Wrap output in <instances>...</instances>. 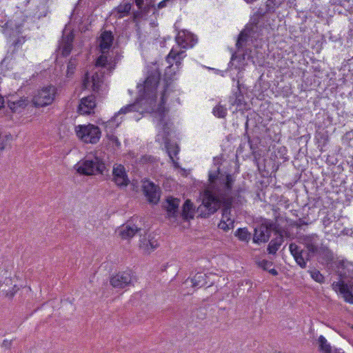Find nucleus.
<instances>
[{
  "label": "nucleus",
  "mask_w": 353,
  "mask_h": 353,
  "mask_svg": "<svg viewBox=\"0 0 353 353\" xmlns=\"http://www.w3.org/2000/svg\"><path fill=\"white\" fill-rule=\"evenodd\" d=\"M210 188L212 191H205L202 203L197 208L198 217L206 219L217 212L223 206V217L230 214L234 199L231 195L234 178L230 174L219 172H210L208 174Z\"/></svg>",
  "instance_id": "1"
},
{
  "label": "nucleus",
  "mask_w": 353,
  "mask_h": 353,
  "mask_svg": "<svg viewBox=\"0 0 353 353\" xmlns=\"http://www.w3.org/2000/svg\"><path fill=\"white\" fill-rule=\"evenodd\" d=\"M75 167L77 172L84 176L102 174L105 169L104 162L98 157H94L92 159H82Z\"/></svg>",
  "instance_id": "2"
},
{
  "label": "nucleus",
  "mask_w": 353,
  "mask_h": 353,
  "mask_svg": "<svg viewBox=\"0 0 353 353\" xmlns=\"http://www.w3.org/2000/svg\"><path fill=\"white\" fill-rule=\"evenodd\" d=\"M75 132L77 137L86 143H97L101 137L100 128L95 125H79L75 126Z\"/></svg>",
  "instance_id": "3"
},
{
  "label": "nucleus",
  "mask_w": 353,
  "mask_h": 353,
  "mask_svg": "<svg viewBox=\"0 0 353 353\" xmlns=\"http://www.w3.org/2000/svg\"><path fill=\"white\" fill-rule=\"evenodd\" d=\"M289 249L296 263L303 269L306 268L307 261L312 260L314 256L316 257L317 250L311 252L310 249L302 248L295 243H291Z\"/></svg>",
  "instance_id": "4"
},
{
  "label": "nucleus",
  "mask_w": 353,
  "mask_h": 353,
  "mask_svg": "<svg viewBox=\"0 0 353 353\" xmlns=\"http://www.w3.org/2000/svg\"><path fill=\"white\" fill-rule=\"evenodd\" d=\"M331 272L339 276V281L351 282L353 280V263L347 260H336Z\"/></svg>",
  "instance_id": "5"
},
{
  "label": "nucleus",
  "mask_w": 353,
  "mask_h": 353,
  "mask_svg": "<svg viewBox=\"0 0 353 353\" xmlns=\"http://www.w3.org/2000/svg\"><path fill=\"white\" fill-rule=\"evenodd\" d=\"M277 224L271 220H265L259 227L254 229L253 241L256 243L268 242L273 231H277Z\"/></svg>",
  "instance_id": "6"
},
{
  "label": "nucleus",
  "mask_w": 353,
  "mask_h": 353,
  "mask_svg": "<svg viewBox=\"0 0 353 353\" xmlns=\"http://www.w3.org/2000/svg\"><path fill=\"white\" fill-rule=\"evenodd\" d=\"M55 88L49 85L37 90L32 99L35 107H44L51 104L54 99Z\"/></svg>",
  "instance_id": "7"
},
{
  "label": "nucleus",
  "mask_w": 353,
  "mask_h": 353,
  "mask_svg": "<svg viewBox=\"0 0 353 353\" xmlns=\"http://www.w3.org/2000/svg\"><path fill=\"white\" fill-rule=\"evenodd\" d=\"M142 190L150 203L156 205L159 202L161 190L158 185L148 179H145L143 181Z\"/></svg>",
  "instance_id": "8"
},
{
  "label": "nucleus",
  "mask_w": 353,
  "mask_h": 353,
  "mask_svg": "<svg viewBox=\"0 0 353 353\" xmlns=\"http://www.w3.org/2000/svg\"><path fill=\"white\" fill-rule=\"evenodd\" d=\"M316 260L331 272L335 263L333 252L327 246H319L316 252Z\"/></svg>",
  "instance_id": "9"
},
{
  "label": "nucleus",
  "mask_w": 353,
  "mask_h": 353,
  "mask_svg": "<svg viewBox=\"0 0 353 353\" xmlns=\"http://www.w3.org/2000/svg\"><path fill=\"white\" fill-rule=\"evenodd\" d=\"M250 53L251 50L248 49L245 50L240 49L239 51L237 49V51L232 54L229 65L230 67L234 66L235 69L239 70H243L248 65V61L252 58Z\"/></svg>",
  "instance_id": "10"
},
{
  "label": "nucleus",
  "mask_w": 353,
  "mask_h": 353,
  "mask_svg": "<svg viewBox=\"0 0 353 353\" xmlns=\"http://www.w3.org/2000/svg\"><path fill=\"white\" fill-rule=\"evenodd\" d=\"M332 289L340 293L345 302L353 304V292L350 289L347 282L343 281H335L332 284Z\"/></svg>",
  "instance_id": "11"
},
{
  "label": "nucleus",
  "mask_w": 353,
  "mask_h": 353,
  "mask_svg": "<svg viewBox=\"0 0 353 353\" xmlns=\"http://www.w3.org/2000/svg\"><path fill=\"white\" fill-rule=\"evenodd\" d=\"M110 283L114 288H124L132 283V276L128 272H119L110 278Z\"/></svg>",
  "instance_id": "12"
},
{
  "label": "nucleus",
  "mask_w": 353,
  "mask_h": 353,
  "mask_svg": "<svg viewBox=\"0 0 353 353\" xmlns=\"http://www.w3.org/2000/svg\"><path fill=\"white\" fill-rule=\"evenodd\" d=\"M34 7L30 13L32 18L39 20L46 17L49 12L48 0H34Z\"/></svg>",
  "instance_id": "13"
},
{
  "label": "nucleus",
  "mask_w": 353,
  "mask_h": 353,
  "mask_svg": "<svg viewBox=\"0 0 353 353\" xmlns=\"http://www.w3.org/2000/svg\"><path fill=\"white\" fill-rule=\"evenodd\" d=\"M166 205H164L169 219H176L179 214V207L180 199L173 196H168L165 199Z\"/></svg>",
  "instance_id": "14"
},
{
  "label": "nucleus",
  "mask_w": 353,
  "mask_h": 353,
  "mask_svg": "<svg viewBox=\"0 0 353 353\" xmlns=\"http://www.w3.org/2000/svg\"><path fill=\"white\" fill-rule=\"evenodd\" d=\"M263 163L261 162L258 165V170L262 176H265L276 172L279 168V163H276L275 159L270 157L268 159H263Z\"/></svg>",
  "instance_id": "15"
},
{
  "label": "nucleus",
  "mask_w": 353,
  "mask_h": 353,
  "mask_svg": "<svg viewBox=\"0 0 353 353\" xmlns=\"http://www.w3.org/2000/svg\"><path fill=\"white\" fill-rule=\"evenodd\" d=\"M112 176L113 181L117 186H127L130 183L125 168L122 165L113 168Z\"/></svg>",
  "instance_id": "16"
},
{
  "label": "nucleus",
  "mask_w": 353,
  "mask_h": 353,
  "mask_svg": "<svg viewBox=\"0 0 353 353\" xmlns=\"http://www.w3.org/2000/svg\"><path fill=\"white\" fill-rule=\"evenodd\" d=\"M114 41V35L110 30L103 31L99 37V50L101 54L108 52Z\"/></svg>",
  "instance_id": "17"
},
{
  "label": "nucleus",
  "mask_w": 353,
  "mask_h": 353,
  "mask_svg": "<svg viewBox=\"0 0 353 353\" xmlns=\"http://www.w3.org/2000/svg\"><path fill=\"white\" fill-rule=\"evenodd\" d=\"M161 74L158 70L153 71L146 78L143 84L145 92H155L159 83Z\"/></svg>",
  "instance_id": "18"
},
{
  "label": "nucleus",
  "mask_w": 353,
  "mask_h": 353,
  "mask_svg": "<svg viewBox=\"0 0 353 353\" xmlns=\"http://www.w3.org/2000/svg\"><path fill=\"white\" fill-rule=\"evenodd\" d=\"M96 106L95 97L90 95L81 99L78 112L81 114H90Z\"/></svg>",
  "instance_id": "19"
},
{
  "label": "nucleus",
  "mask_w": 353,
  "mask_h": 353,
  "mask_svg": "<svg viewBox=\"0 0 353 353\" xmlns=\"http://www.w3.org/2000/svg\"><path fill=\"white\" fill-rule=\"evenodd\" d=\"M267 21L266 19L259 18H251L249 28H251V31L256 34L257 37L260 35H262V31L263 28L267 27Z\"/></svg>",
  "instance_id": "20"
},
{
  "label": "nucleus",
  "mask_w": 353,
  "mask_h": 353,
  "mask_svg": "<svg viewBox=\"0 0 353 353\" xmlns=\"http://www.w3.org/2000/svg\"><path fill=\"white\" fill-rule=\"evenodd\" d=\"M141 229L138 228L136 225L132 224L128 221L125 225L120 230L119 234L123 239H128L133 237L137 233H140Z\"/></svg>",
  "instance_id": "21"
},
{
  "label": "nucleus",
  "mask_w": 353,
  "mask_h": 353,
  "mask_svg": "<svg viewBox=\"0 0 353 353\" xmlns=\"http://www.w3.org/2000/svg\"><path fill=\"white\" fill-rule=\"evenodd\" d=\"M229 103L231 105H236L237 107H241L245 105L244 96L241 90V84L239 81H237V86L232 95L229 97Z\"/></svg>",
  "instance_id": "22"
},
{
  "label": "nucleus",
  "mask_w": 353,
  "mask_h": 353,
  "mask_svg": "<svg viewBox=\"0 0 353 353\" xmlns=\"http://www.w3.org/2000/svg\"><path fill=\"white\" fill-rule=\"evenodd\" d=\"M334 10L339 14H353V0H339Z\"/></svg>",
  "instance_id": "23"
},
{
  "label": "nucleus",
  "mask_w": 353,
  "mask_h": 353,
  "mask_svg": "<svg viewBox=\"0 0 353 353\" xmlns=\"http://www.w3.org/2000/svg\"><path fill=\"white\" fill-rule=\"evenodd\" d=\"M250 37H254V38H256L257 37L256 36V34H254V32H252L251 31V28H249L248 26H247L239 33V34L238 36L237 41H236V47L237 49H239V50L240 49H242L243 45L248 41V40Z\"/></svg>",
  "instance_id": "24"
},
{
  "label": "nucleus",
  "mask_w": 353,
  "mask_h": 353,
  "mask_svg": "<svg viewBox=\"0 0 353 353\" xmlns=\"http://www.w3.org/2000/svg\"><path fill=\"white\" fill-rule=\"evenodd\" d=\"M165 147L167 153L175 167H178V163L174 160V157L177 156L179 152V148L176 143L170 142L169 139L165 140Z\"/></svg>",
  "instance_id": "25"
},
{
  "label": "nucleus",
  "mask_w": 353,
  "mask_h": 353,
  "mask_svg": "<svg viewBox=\"0 0 353 353\" xmlns=\"http://www.w3.org/2000/svg\"><path fill=\"white\" fill-rule=\"evenodd\" d=\"M194 205L190 199L185 201L182 206L181 216L184 221H189L194 218Z\"/></svg>",
  "instance_id": "26"
},
{
  "label": "nucleus",
  "mask_w": 353,
  "mask_h": 353,
  "mask_svg": "<svg viewBox=\"0 0 353 353\" xmlns=\"http://www.w3.org/2000/svg\"><path fill=\"white\" fill-rule=\"evenodd\" d=\"M317 240L318 236L316 234L305 236L303 238V247L302 248L310 249V251L313 252L314 250H317L319 247Z\"/></svg>",
  "instance_id": "27"
},
{
  "label": "nucleus",
  "mask_w": 353,
  "mask_h": 353,
  "mask_svg": "<svg viewBox=\"0 0 353 353\" xmlns=\"http://www.w3.org/2000/svg\"><path fill=\"white\" fill-rule=\"evenodd\" d=\"M190 39L194 40L193 35L185 30L179 32L176 37V43L183 48L191 42Z\"/></svg>",
  "instance_id": "28"
},
{
  "label": "nucleus",
  "mask_w": 353,
  "mask_h": 353,
  "mask_svg": "<svg viewBox=\"0 0 353 353\" xmlns=\"http://www.w3.org/2000/svg\"><path fill=\"white\" fill-rule=\"evenodd\" d=\"M283 241L284 239L282 234H280L279 236L271 240L267 248L268 254H275Z\"/></svg>",
  "instance_id": "29"
},
{
  "label": "nucleus",
  "mask_w": 353,
  "mask_h": 353,
  "mask_svg": "<svg viewBox=\"0 0 353 353\" xmlns=\"http://www.w3.org/2000/svg\"><path fill=\"white\" fill-rule=\"evenodd\" d=\"M137 104L136 103L128 104L126 106L121 108L118 113H117L113 117H112L111 119L106 122V128H112L111 125L113 123L114 121L116 119L119 114L137 111Z\"/></svg>",
  "instance_id": "30"
},
{
  "label": "nucleus",
  "mask_w": 353,
  "mask_h": 353,
  "mask_svg": "<svg viewBox=\"0 0 353 353\" xmlns=\"http://www.w3.org/2000/svg\"><path fill=\"white\" fill-rule=\"evenodd\" d=\"M206 278L207 276L205 274H203L202 273L196 274L191 279L192 286L197 288L203 287L204 285L207 283Z\"/></svg>",
  "instance_id": "31"
},
{
  "label": "nucleus",
  "mask_w": 353,
  "mask_h": 353,
  "mask_svg": "<svg viewBox=\"0 0 353 353\" xmlns=\"http://www.w3.org/2000/svg\"><path fill=\"white\" fill-rule=\"evenodd\" d=\"M132 4L130 3H125L123 4H120L117 7V17L118 19H121L127 15H128L130 12Z\"/></svg>",
  "instance_id": "32"
},
{
  "label": "nucleus",
  "mask_w": 353,
  "mask_h": 353,
  "mask_svg": "<svg viewBox=\"0 0 353 353\" xmlns=\"http://www.w3.org/2000/svg\"><path fill=\"white\" fill-rule=\"evenodd\" d=\"M28 105V100L20 99L17 101L8 102V107L12 112H19V108L23 109Z\"/></svg>",
  "instance_id": "33"
},
{
  "label": "nucleus",
  "mask_w": 353,
  "mask_h": 353,
  "mask_svg": "<svg viewBox=\"0 0 353 353\" xmlns=\"http://www.w3.org/2000/svg\"><path fill=\"white\" fill-rule=\"evenodd\" d=\"M287 153L288 150L286 147L281 146L274 151V159H280L282 162H285L289 160Z\"/></svg>",
  "instance_id": "34"
},
{
  "label": "nucleus",
  "mask_w": 353,
  "mask_h": 353,
  "mask_svg": "<svg viewBox=\"0 0 353 353\" xmlns=\"http://www.w3.org/2000/svg\"><path fill=\"white\" fill-rule=\"evenodd\" d=\"M319 351L322 353H331V345L327 343V339L322 335L319 337Z\"/></svg>",
  "instance_id": "35"
},
{
  "label": "nucleus",
  "mask_w": 353,
  "mask_h": 353,
  "mask_svg": "<svg viewBox=\"0 0 353 353\" xmlns=\"http://www.w3.org/2000/svg\"><path fill=\"white\" fill-rule=\"evenodd\" d=\"M240 241H248L250 239L251 234L248 232L247 228H239L234 234Z\"/></svg>",
  "instance_id": "36"
},
{
  "label": "nucleus",
  "mask_w": 353,
  "mask_h": 353,
  "mask_svg": "<svg viewBox=\"0 0 353 353\" xmlns=\"http://www.w3.org/2000/svg\"><path fill=\"white\" fill-rule=\"evenodd\" d=\"M227 108L225 107L221 104H218L213 108L212 113L215 117L223 119L227 116Z\"/></svg>",
  "instance_id": "37"
},
{
  "label": "nucleus",
  "mask_w": 353,
  "mask_h": 353,
  "mask_svg": "<svg viewBox=\"0 0 353 353\" xmlns=\"http://www.w3.org/2000/svg\"><path fill=\"white\" fill-rule=\"evenodd\" d=\"M77 65V59L71 58L67 65V77H70L76 70Z\"/></svg>",
  "instance_id": "38"
},
{
  "label": "nucleus",
  "mask_w": 353,
  "mask_h": 353,
  "mask_svg": "<svg viewBox=\"0 0 353 353\" xmlns=\"http://www.w3.org/2000/svg\"><path fill=\"white\" fill-rule=\"evenodd\" d=\"M311 277L313 280H314L316 282L319 283H325V277L320 272L319 270L314 269V270L309 271Z\"/></svg>",
  "instance_id": "39"
},
{
  "label": "nucleus",
  "mask_w": 353,
  "mask_h": 353,
  "mask_svg": "<svg viewBox=\"0 0 353 353\" xmlns=\"http://www.w3.org/2000/svg\"><path fill=\"white\" fill-rule=\"evenodd\" d=\"M261 141V140L259 136H252L250 139H248V143L250 150L259 149Z\"/></svg>",
  "instance_id": "40"
},
{
  "label": "nucleus",
  "mask_w": 353,
  "mask_h": 353,
  "mask_svg": "<svg viewBox=\"0 0 353 353\" xmlns=\"http://www.w3.org/2000/svg\"><path fill=\"white\" fill-rule=\"evenodd\" d=\"M281 2V0H268L265 7H268V11H272L274 12L275 8H278Z\"/></svg>",
  "instance_id": "41"
},
{
  "label": "nucleus",
  "mask_w": 353,
  "mask_h": 353,
  "mask_svg": "<svg viewBox=\"0 0 353 353\" xmlns=\"http://www.w3.org/2000/svg\"><path fill=\"white\" fill-rule=\"evenodd\" d=\"M272 12V11H268V7H265V9H263L262 8H259L258 10L254 14V15L251 18H263L266 19L268 18L267 14Z\"/></svg>",
  "instance_id": "42"
},
{
  "label": "nucleus",
  "mask_w": 353,
  "mask_h": 353,
  "mask_svg": "<svg viewBox=\"0 0 353 353\" xmlns=\"http://www.w3.org/2000/svg\"><path fill=\"white\" fill-rule=\"evenodd\" d=\"M259 267L262 268L265 271H268L270 268L273 266V262L270 261H268L266 259H263L257 263Z\"/></svg>",
  "instance_id": "43"
},
{
  "label": "nucleus",
  "mask_w": 353,
  "mask_h": 353,
  "mask_svg": "<svg viewBox=\"0 0 353 353\" xmlns=\"http://www.w3.org/2000/svg\"><path fill=\"white\" fill-rule=\"evenodd\" d=\"M108 57L105 55L104 54H102L98 58L96 61V65L97 66H101V67H106L108 65Z\"/></svg>",
  "instance_id": "44"
},
{
  "label": "nucleus",
  "mask_w": 353,
  "mask_h": 353,
  "mask_svg": "<svg viewBox=\"0 0 353 353\" xmlns=\"http://www.w3.org/2000/svg\"><path fill=\"white\" fill-rule=\"evenodd\" d=\"M152 9L156 10V8H155L153 1H150L149 3H146L145 5L143 4L142 10H143L144 15L148 14Z\"/></svg>",
  "instance_id": "45"
},
{
  "label": "nucleus",
  "mask_w": 353,
  "mask_h": 353,
  "mask_svg": "<svg viewBox=\"0 0 353 353\" xmlns=\"http://www.w3.org/2000/svg\"><path fill=\"white\" fill-rule=\"evenodd\" d=\"M254 157V162L258 166L261 163V151L259 149L251 150Z\"/></svg>",
  "instance_id": "46"
},
{
  "label": "nucleus",
  "mask_w": 353,
  "mask_h": 353,
  "mask_svg": "<svg viewBox=\"0 0 353 353\" xmlns=\"http://www.w3.org/2000/svg\"><path fill=\"white\" fill-rule=\"evenodd\" d=\"M159 125H162V129H163V133H164V141L166 139H168V137L170 135V128H168V123L167 122L164 120L162 123H161L159 121Z\"/></svg>",
  "instance_id": "47"
},
{
  "label": "nucleus",
  "mask_w": 353,
  "mask_h": 353,
  "mask_svg": "<svg viewBox=\"0 0 353 353\" xmlns=\"http://www.w3.org/2000/svg\"><path fill=\"white\" fill-rule=\"evenodd\" d=\"M74 40V34L72 32H69L62 37V43H72Z\"/></svg>",
  "instance_id": "48"
},
{
  "label": "nucleus",
  "mask_w": 353,
  "mask_h": 353,
  "mask_svg": "<svg viewBox=\"0 0 353 353\" xmlns=\"http://www.w3.org/2000/svg\"><path fill=\"white\" fill-rule=\"evenodd\" d=\"M72 49V43H63L62 54L63 56H68Z\"/></svg>",
  "instance_id": "49"
},
{
  "label": "nucleus",
  "mask_w": 353,
  "mask_h": 353,
  "mask_svg": "<svg viewBox=\"0 0 353 353\" xmlns=\"http://www.w3.org/2000/svg\"><path fill=\"white\" fill-rule=\"evenodd\" d=\"M107 138L117 148H119L121 143L119 142L117 136L113 134H107Z\"/></svg>",
  "instance_id": "50"
},
{
  "label": "nucleus",
  "mask_w": 353,
  "mask_h": 353,
  "mask_svg": "<svg viewBox=\"0 0 353 353\" xmlns=\"http://www.w3.org/2000/svg\"><path fill=\"white\" fill-rule=\"evenodd\" d=\"M181 54H183V52H177L174 48L171 50L169 54L168 55V60L170 61V59L175 60L177 57H179Z\"/></svg>",
  "instance_id": "51"
},
{
  "label": "nucleus",
  "mask_w": 353,
  "mask_h": 353,
  "mask_svg": "<svg viewBox=\"0 0 353 353\" xmlns=\"http://www.w3.org/2000/svg\"><path fill=\"white\" fill-rule=\"evenodd\" d=\"M157 112L159 115V121L162 123L165 117L164 105H159Z\"/></svg>",
  "instance_id": "52"
},
{
  "label": "nucleus",
  "mask_w": 353,
  "mask_h": 353,
  "mask_svg": "<svg viewBox=\"0 0 353 353\" xmlns=\"http://www.w3.org/2000/svg\"><path fill=\"white\" fill-rule=\"evenodd\" d=\"M328 141V136L325 133H319L318 137V142L323 145L327 144Z\"/></svg>",
  "instance_id": "53"
},
{
  "label": "nucleus",
  "mask_w": 353,
  "mask_h": 353,
  "mask_svg": "<svg viewBox=\"0 0 353 353\" xmlns=\"http://www.w3.org/2000/svg\"><path fill=\"white\" fill-rule=\"evenodd\" d=\"M170 85V83H168V81H165V83L164 85V89H163V91L161 94V103L159 105H164L165 103V92L167 91V89L168 88Z\"/></svg>",
  "instance_id": "54"
},
{
  "label": "nucleus",
  "mask_w": 353,
  "mask_h": 353,
  "mask_svg": "<svg viewBox=\"0 0 353 353\" xmlns=\"http://www.w3.org/2000/svg\"><path fill=\"white\" fill-rule=\"evenodd\" d=\"M227 220H221L218 225L219 229L223 230L224 232H228L230 230V227L227 225Z\"/></svg>",
  "instance_id": "55"
},
{
  "label": "nucleus",
  "mask_w": 353,
  "mask_h": 353,
  "mask_svg": "<svg viewBox=\"0 0 353 353\" xmlns=\"http://www.w3.org/2000/svg\"><path fill=\"white\" fill-rule=\"evenodd\" d=\"M307 223L302 219H299L297 221H294L293 225L296 227L297 228H301L303 225H306Z\"/></svg>",
  "instance_id": "56"
},
{
  "label": "nucleus",
  "mask_w": 353,
  "mask_h": 353,
  "mask_svg": "<svg viewBox=\"0 0 353 353\" xmlns=\"http://www.w3.org/2000/svg\"><path fill=\"white\" fill-rule=\"evenodd\" d=\"M12 344V340L5 339L3 341L1 346H2V347H4L6 350H9L11 349Z\"/></svg>",
  "instance_id": "57"
},
{
  "label": "nucleus",
  "mask_w": 353,
  "mask_h": 353,
  "mask_svg": "<svg viewBox=\"0 0 353 353\" xmlns=\"http://www.w3.org/2000/svg\"><path fill=\"white\" fill-rule=\"evenodd\" d=\"M25 42V38L24 37H20V38H18L17 39H16L14 43H13V45L14 46V48H19V46H21L23 43Z\"/></svg>",
  "instance_id": "58"
},
{
  "label": "nucleus",
  "mask_w": 353,
  "mask_h": 353,
  "mask_svg": "<svg viewBox=\"0 0 353 353\" xmlns=\"http://www.w3.org/2000/svg\"><path fill=\"white\" fill-rule=\"evenodd\" d=\"M2 292H4V290H2ZM16 294V290L15 291H12V290H5V296L7 297L8 299H12L14 294Z\"/></svg>",
  "instance_id": "59"
},
{
  "label": "nucleus",
  "mask_w": 353,
  "mask_h": 353,
  "mask_svg": "<svg viewBox=\"0 0 353 353\" xmlns=\"http://www.w3.org/2000/svg\"><path fill=\"white\" fill-rule=\"evenodd\" d=\"M143 15H144V14H143L142 10H139L138 11L133 12L134 20L141 18L143 17Z\"/></svg>",
  "instance_id": "60"
},
{
  "label": "nucleus",
  "mask_w": 353,
  "mask_h": 353,
  "mask_svg": "<svg viewBox=\"0 0 353 353\" xmlns=\"http://www.w3.org/2000/svg\"><path fill=\"white\" fill-rule=\"evenodd\" d=\"M83 85L85 88H87L90 85L89 74L87 72L83 80Z\"/></svg>",
  "instance_id": "61"
},
{
  "label": "nucleus",
  "mask_w": 353,
  "mask_h": 353,
  "mask_svg": "<svg viewBox=\"0 0 353 353\" xmlns=\"http://www.w3.org/2000/svg\"><path fill=\"white\" fill-rule=\"evenodd\" d=\"M171 0H163L159 4L157 5L158 9H162L165 7H166L167 3L170 1Z\"/></svg>",
  "instance_id": "62"
},
{
  "label": "nucleus",
  "mask_w": 353,
  "mask_h": 353,
  "mask_svg": "<svg viewBox=\"0 0 353 353\" xmlns=\"http://www.w3.org/2000/svg\"><path fill=\"white\" fill-rule=\"evenodd\" d=\"M100 83L101 82L92 83V88L93 91H94V92L99 91L100 86H101Z\"/></svg>",
  "instance_id": "63"
},
{
  "label": "nucleus",
  "mask_w": 353,
  "mask_h": 353,
  "mask_svg": "<svg viewBox=\"0 0 353 353\" xmlns=\"http://www.w3.org/2000/svg\"><path fill=\"white\" fill-rule=\"evenodd\" d=\"M331 223L330 218L327 216H325L323 219V224L325 227H327Z\"/></svg>",
  "instance_id": "64"
}]
</instances>
